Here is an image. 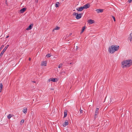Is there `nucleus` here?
Wrapping results in <instances>:
<instances>
[{
  "label": "nucleus",
  "mask_w": 132,
  "mask_h": 132,
  "mask_svg": "<svg viewBox=\"0 0 132 132\" xmlns=\"http://www.w3.org/2000/svg\"><path fill=\"white\" fill-rule=\"evenodd\" d=\"M121 67L123 68L129 67L132 64V60H128L123 61L121 63Z\"/></svg>",
  "instance_id": "obj_1"
},
{
  "label": "nucleus",
  "mask_w": 132,
  "mask_h": 132,
  "mask_svg": "<svg viewBox=\"0 0 132 132\" xmlns=\"http://www.w3.org/2000/svg\"><path fill=\"white\" fill-rule=\"evenodd\" d=\"M114 47V46L113 47V46L112 45L109 47L108 51L110 53H113L115 52H114V49L113 48Z\"/></svg>",
  "instance_id": "obj_2"
},
{
  "label": "nucleus",
  "mask_w": 132,
  "mask_h": 132,
  "mask_svg": "<svg viewBox=\"0 0 132 132\" xmlns=\"http://www.w3.org/2000/svg\"><path fill=\"white\" fill-rule=\"evenodd\" d=\"M38 2V0H36L35 2L36 3H37Z\"/></svg>",
  "instance_id": "obj_34"
},
{
  "label": "nucleus",
  "mask_w": 132,
  "mask_h": 132,
  "mask_svg": "<svg viewBox=\"0 0 132 132\" xmlns=\"http://www.w3.org/2000/svg\"><path fill=\"white\" fill-rule=\"evenodd\" d=\"M81 13H79V14H77L76 18L77 19H78L80 18L81 17Z\"/></svg>",
  "instance_id": "obj_7"
},
{
  "label": "nucleus",
  "mask_w": 132,
  "mask_h": 132,
  "mask_svg": "<svg viewBox=\"0 0 132 132\" xmlns=\"http://www.w3.org/2000/svg\"><path fill=\"white\" fill-rule=\"evenodd\" d=\"M85 26H84V27H82L81 31L80 32V34H82L83 32L84 31V30H85Z\"/></svg>",
  "instance_id": "obj_16"
},
{
  "label": "nucleus",
  "mask_w": 132,
  "mask_h": 132,
  "mask_svg": "<svg viewBox=\"0 0 132 132\" xmlns=\"http://www.w3.org/2000/svg\"><path fill=\"white\" fill-rule=\"evenodd\" d=\"M46 61H43L42 62L41 65L46 66Z\"/></svg>",
  "instance_id": "obj_13"
},
{
  "label": "nucleus",
  "mask_w": 132,
  "mask_h": 132,
  "mask_svg": "<svg viewBox=\"0 0 132 132\" xmlns=\"http://www.w3.org/2000/svg\"><path fill=\"white\" fill-rule=\"evenodd\" d=\"M51 89V90H53V89L52 88V89Z\"/></svg>",
  "instance_id": "obj_40"
},
{
  "label": "nucleus",
  "mask_w": 132,
  "mask_h": 132,
  "mask_svg": "<svg viewBox=\"0 0 132 132\" xmlns=\"http://www.w3.org/2000/svg\"><path fill=\"white\" fill-rule=\"evenodd\" d=\"M51 56V55H50V54H48L46 55V56L47 57H50Z\"/></svg>",
  "instance_id": "obj_25"
},
{
  "label": "nucleus",
  "mask_w": 132,
  "mask_h": 132,
  "mask_svg": "<svg viewBox=\"0 0 132 132\" xmlns=\"http://www.w3.org/2000/svg\"><path fill=\"white\" fill-rule=\"evenodd\" d=\"M132 38V33H131L130 34V36L128 37V39L129 40L130 42L131 41Z\"/></svg>",
  "instance_id": "obj_14"
},
{
  "label": "nucleus",
  "mask_w": 132,
  "mask_h": 132,
  "mask_svg": "<svg viewBox=\"0 0 132 132\" xmlns=\"http://www.w3.org/2000/svg\"><path fill=\"white\" fill-rule=\"evenodd\" d=\"M64 0H62V1H64Z\"/></svg>",
  "instance_id": "obj_41"
},
{
  "label": "nucleus",
  "mask_w": 132,
  "mask_h": 132,
  "mask_svg": "<svg viewBox=\"0 0 132 132\" xmlns=\"http://www.w3.org/2000/svg\"><path fill=\"white\" fill-rule=\"evenodd\" d=\"M60 28L57 26H56L55 28V30H59Z\"/></svg>",
  "instance_id": "obj_26"
},
{
  "label": "nucleus",
  "mask_w": 132,
  "mask_h": 132,
  "mask_svg": "<svg viewBox=\"0 0 132 132\" xmlns=\"http://www.w3.org/2000/svg\"><path fill=\"white\" fill-rule=\"evenodd\" d=\"M59 3L58 2H57L55 4V6L57 7H59Z\"/></svg>",
  "instance_id": "obj_17"
},
{
  "label": "nucleus",
  "mask_w": 132,
  "mask_h": 132,
  "mask_svg": "<svg viewBox=\"0 0 132 132\" xmlns=\"http://www.w3.org/2000/svg\"><path fill=\"white\" fill-rule=\"evenodd\" d=\"M51 80H52L51 78L49 79L48 80V82H50L51 81Z\"/></svg>",
  "instance_id": "obj_32"
},
{
  "label": "nucleus",
  "mask_w": 132,
  "mask_h": 132,
  "mask_svg": "<svg viewBox=\"0 0 132 132\" xmlns=\"http://www.w3.org/2000/svg\"><path fill=\"white\" fill-rule=\"evenodd\" d=\"M27 108H23V113L26 114L27 112Z\"/></svg>",
  "instance_id": "obj_15"
},
{
  "label": "nucleus",
  "mask_w": 132,
  "mask_h": 132,
  "mask_svg": "<svg viewBox=\"0 0 132 132\" xmlns=\"http://www.w3.org/2000/svg\"><path fill=\"white\" fill-rule=\"evenodd\" d=\"M80 113H83V110L81 109V108L80 109Z\"/></svg>",
  "instance_id": "obj_27"
},
{
  "label": "nucleus",
  "mask_w": 132,
  "mask_h": 132,
  "mask_svg": "<svg viewBox=\"0 0 132 132\" xmlns=\"http://www.w3.org/2000/svg\"><path fill=\"white\" fill-rule=\"evenodd\" d=\"M33 24H31L26 29L27 30H31L32 27H33Z\"/></svg>",
  "instance_id": "obj_8"
},
{
  "label": "nucleus",
  "mask_w": 132,
  "mask_h": 132,
  "mask_svg": "<svg viewBox=\"0 0 132 132\" xmlns=\"http://www.w3.org/2000/svg\"><path fill=\"white\" fill-rule=\"evenodd\" d=\"M24 122V120L23 119H22L21 121L20 122V124H22V123H23Z\"/></svg>",
  "instance_id": "obj_22"
},
{
  "label": "nucleus",
  "mask_w": 132,
  "mask_h": 132,
  "mask_svg": "<svg viewBox=\"0 0 132 132\" xmlns=\"http://www.w3.org/2000/svg\"><path fill=\"white\" fill-rule=\"evenodd\" d=\"M72 33H70V34L69 36H71V35H72Z\"/></svg>",
  "instance_id": "obj_36"
},
{
  "label": "nucleus",
  "mask_w": 132,
  "mask_h": 132,
  "mask_svg": "<svg viewBox=\"0 0 132 132\" xmlns=\"http://www.w3.org/2000/svg\"><path fill=\"white\" fill-rule=\"evenodd\" d=\"M132 1V0H128V2L129 3H131Z\"/></svg>",
  "instance_id": "obj_33"
},
{
  "label": "nucleus",
  "mask_w": 132,
  "mask_h": 132,
  "mask_svg": "<svg viewBox=\"0 0 132 132\" xmlns=\"http://www.w3.org/2000/svg\"><path fill=\"white\" fill-rule=\"evenodd\" d=\"M3 87V85L2 84V83H0V92H1V91L2 90V88Z\"/></svg>",
  "instance_id": "obj_18"
},
{
  "label": "nucleus",
  "mask_w": 132,
  "mask_h": 132,
  "mask_svg": "<svg viewBox=\"0 0 132 132\" xmlns=\"http://www.w3.org/2000/svg\"><path fill=\"white\" fill-rule=\"evenodd\" d=\"M96 11L98 13H100L102 12H103V9H99L96 10Z\"/></svg>",
  "instance_id": "obj_5"
},
{
  "label": "nucleus",
  "mask_w": 132,
  "mask_h": 132,
  "mask_svg": "<svg viewBox=\"0 0 132 132\" xmlns=\"http://www.w3.org/2000/svg\"><path fill=\"white\" fill-rule=\"evenodd\" d=\"M98 111H99V108H97L96 109L95 113L98 114Z\"/></svg>",
  "instance_id": "obj_19"
},
{
  "label": "nucleus",
  "mask_w": 132,
  "mask_h": 132,
  "mask_svg": "<svg viewBox=\"0 0 132 132\" xmlns=\"http://www.w3.org/2000/svg\"><path fill=\"white\" fill-rule=\"evenodd\" d=\"M52 80L51 81H53V82H56V81L55 80L56 79L55 78H51Z\"/></svg>",
  "instance_id": "obj_24"
},
{
  "label": "nucleus",
  "mask_w": 132,
  "mask_h": 132,
  "mask_svg": "<svg viewBox=\"0 0 132 132\" xmlns=\"http://www.w3.org/2000/svg\"><path fill=\"white\" fill-rule=\"evenodd\" d=\"M68 124V120L65 121V122L63 123V125L64 127H65Z\"/></svg>",
  "instance_id": "obj_11"
},
{
  "label": "nucleus",
  "mask_w": 132,
  "mask_h": 132,
  "mask_svg": "<svg viewBox=\"0 0 132 132\" xmlns=\"http://www.w3.org/2000/svg\"><path fill=\"white\" fill-rule=\"evenodd\" d=\"M9 46V45H7L4 48L3 50L2 51L0 54V56H2L4 52L6 51V50L8 48Z\"/></svg>",
  "instance_id": "obj_3"
},
{
  "label": "nucleus",
  "mask_w": 132,
  "mask_h": 132,
  "mask_svg": "<svg viewBox=\"0 0 132 132\" xmlns=\"http://www.w3.org/2000/svg\"><path fill=\"white\" fill-rule=\"evenodd\" d=\"M9 37V36H7L6 37V38H8Z\"/></svg>",
  "instance_id": "obj_38"
},
{
  "label": "nucleus",
  "mask_w": 132,
  "mask_h": 132,
  "mask_svg": "<svg viewBox=\"0 0 132 132\" xmlns=\"http://www.w3.org/2000/svg\"><path fill=\"white\" fill-rule=\"evenodd\" d=\"M112 46H113V47L114 46L113 48L114 50V52L118 51L119 49V47L118 45H112Z\"/></svg>",
  "instance_id": "obj_4"
},
{
  "label": "nucleus",
  "mask_w": 132,
  "mask_h": 132,
  "mask_svg": "<svg viewBox=\"0 0 132 132\" xmlns=\"http://www.w3.org/2000/svg\"><path fill=\"white\" fill-rule=\"evenodd\" d=\"M62 64L61 63H60L59 65L58 68H61V67H62Z\"/></svg>",
  "instance_id": "obj_23"
},
{
  "label": "nucleus",
  "mask_w": 132,
  "mask_h": 132,
  "mask_svg": "<svg viewBox=\"0 0 132 132\" xmlns=\"http://www.w3.org/2000/svg\"><path fill=\"white\" fill-rule=\"evenodd\" d=\"M77 14V13H76V12H74V13H73V15H76V16Z\"/></svg>",
  "instance_id": "obj_31"
},
{
  "label": "nucleus",
  "mask_w": 132,
  "mask_h": 132,
  "mask_svg": "<svg viewBox=\"0 0 132 132\" xmlns=\"http://www.w3.org/2000/svg\"><path fill=\"white\" fill-rule=\"evenodd\" d=\"M112 17L114 21H116V20L114 17L113 16H112Z\"/></svg>",
  "instance_id": "obj_30"
},
{
  "label": "nucleus",
  "mask_w": 132,
  "mask_h": 132,
  "mask_svg": "<svg viewBox=\"0 0 132 132\" xmlns=\"http://www.w3.org/2000/svg\"><path fill=\"white\" fill-rule=\"evenodd\" d=\"M30 60H31V58H30V57H29V61H30Z\"/></svg>",
  "instance_id": "obj_39"
},
{
  "label": "nucleus",
  "mask_w": 132,
  "mask_h": 132,
  "mask_svg": "<svg viewBox=\"0 0 132 132\" xmlns=\"http://www.w3.org/2000/svg\"><path fill=\"white\" fill-rule=\"evenodd\" d=\"M90 5L89 4L87 3L84 6H83V7H84V9H87L88 8H89L90 7Z\"/></svg>",
  "instance_id": "obj_6"
},
{
  "label": "nucleus",
  "mask_w": 132,
  "mask_h": 132,
  "mask_svg": "<svg viewBox=\"0 0 132 132\" xmlns=\"http://www.w3.org/2000/svg\"><path fill=\"white\" fill-rule=\"evenodd\" d=\"M97 114L95 113L94 115V118L95 119L96 118V117H97L96 116H97Z\"/></svg>",
  "instance_id": "obj_29"
},
{
  "label": "nucleus",
  "mask_w": 132,
  "mask_h": 132,
  "mask_svg": "<svg viewBox=\"0 0 132 132\" xmlns=\"http://www.w3.org/2000/svg\"><path fill=\"white\" fill-rule=\"evenodd\" d=\"M4 47V46L2 45L1 46L0 48V51Z\"/></svg>",
  "instance_id": "obj_28"
},
{
  "label": "nucleus",
  "mask_w": 132,
  "mask_h": 132,
  "mask_svg": "<svg viewBox=\"0 0 132 132\" xmlns=\"http://www.w3.org/2000/svg\"><path fill=\"white\" fill-rule=\"evenodd\" d=\"M12 117V116L11 114H9L7 116V118L8 119H10Z\"/></svg>",
  "instance_id": "obj_21"
},
{
  "label": "nucleus",
  "mask_w": 132,
  "mask_h": 132,
  "mask_svg": "<svg viewBox=\"0 0 132 132\" xmlns=\"http://www.w3.org/2000/svg\"><path fill=\"white\" fill-rule=\"evenodd\" d=\"M67 114V111H65L64 112V118H65L66 117Z\"/></svg>",
  "instance_id": "obj_20"
},
{
  "label": "nucleus",
  "mask_w": 132,
  "mask_h": 132,
  "mask_svg": "<svg viewBox=\"0 0 132 132\" xmlns=\"http://www.w3.org/2000/svg\"><path fill=\"white\" fill-rule=\"evenodd\" d=\"M26 10V8H23L20 10V12L21 13H23Z\"/></svg>",
  "instance_id": "obj_12"
},
{
  "label": "nucleus",
  "mask_w": 132,
  "mask_h": 132,
  "mask_svg": "<svg viewBox=\"0 0 132 132\" xmlns=\"http://www.w3.org/2000/svg\"><path fill=\"white\" fill-rule=\"evenodd\" d=\"M84 9V7L83 6H81L80 7H78L77 9V10L78 11H81Z\"/></svg>",
  "instance_id": "obj_10"
},
{
  "label": "nucleus",
  "mask_w": 132,
  "mask_h": 132,
  "mask_svg": "<svg viewBox=\"0 0 132 132\" xmlns=\"http://www.w3.org/2000/svg\"><path fill=\"white\" fill-rule=\"evenodd\" d=\"M55 30V29H54L52 31H53H53H54V30Z\"/></svg>",
  "instance_id": "obj_37"
},
{
  "label": "nucleus",
  "mask_w": 132,
  "mask_h": 132,
  "mask_svg": "<svg viewBox=\"0 0 132 132\" xmlns=\"http://www.w3.org/2000/svg\"><path fill=\"white\" fill-rule=\"evenodd\" d=\"M32 82L33 83H35L36 82V81H32Z\"/></svg>",
  "instance_id": "obj_35"
},
{
  "label": "nucleus",
  "mask_w": 132,
  "mask_h": 132,
  "mask_svg": "<svg viewBox=\"0 0 132 132\" xmlns=\"http://www.w3.org/2000/svg\"><path fill=\"white\" fill-rule=\"evenodd\" d=\"M87 22L88 23H89L90 24H92L93 23H94V20H91V19H89L87 21Z\"/></svg>",
  "instance_id": "obj_9"
}]
</instances>
